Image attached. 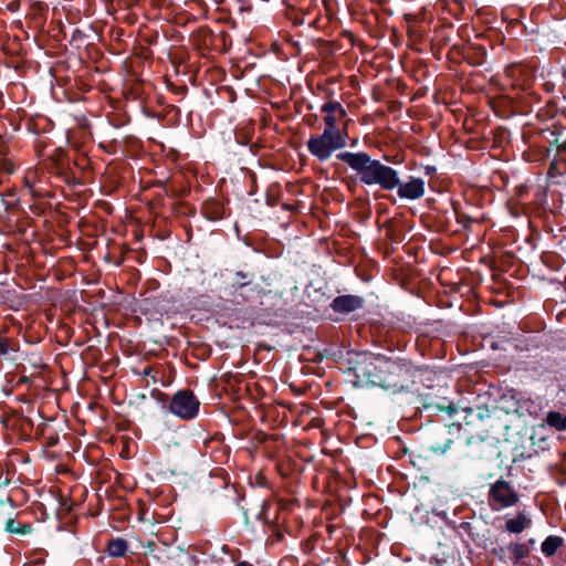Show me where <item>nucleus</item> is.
<instances>
[{"mask_svg": "<svg viewBox=\"0 0 566 566\" xmlns=\"http://www.w3.org/2000/svg\"><path fill=\"white\" fill-rule=\"evenodd\" d=\"M423 370L405 358H391V402L400 407L417 403L419 400L418 384L422 380Z\"/></svg>", "mask_w": 566, "mask_h": 566, "instance_id": "f257e3e1", "label": "nucleus"}, {"mask_svg": "<svg viewBox=\"0 0 566 566\" xmlns=\"http://www.w3.org/2000/svg\"><path fill=\"white\" fill-rule=\"evenodd\" d=\"M338 159L346 163L360 177V180L368 185H380L384 189L389 188V168L380 165L379 161L370 159L364 153H340Z\"/></svg>", "mask_w": 566, "mask_h": 566, "instance_id": "f03ea898", "label": "nucleus"}, {"mask_svg": "<svg viewBox=\"0 0 566 566\" xmlns=\"http://www.w3.org/2000/svg\"><path fill=\"white\" fill-rule=\"evenodd\" d=\"M345 146V135L332 129H324L323 134L314 135L307 142L310 153L322 161L327 160L335 150Z\"/></svg>", "mask_w": 566, "mask_h": 566, "instance_id": "7ed1b4c3", "label": "nucleus"}, {"mask_svg": "<svg viewBox=\"0 0 566 566\" xmlns=\"http://www.w3.org/2000/svg\"><path fill=\"white\" fill-rule=\"evenodd\" d=\"M459 422H438L427 437V448L437 455H443L453 442V436L461 431Z\"/></svg>", "mask_w": 566, "mask_h": 566, "instance_id": "20e7f679", "label": "nucleus"}, {"mask_svg": "<svg viewBox=\"0 0 566 566\" xmlns=\"http://www.w3.org/2000/svg\"><path fill=\"white\" fill-rule=\"evenodd\" d=\"M464 457L474 463H486L500 455L499 448L489 437L471 436L465 441Z\"/></svg>", "mask_w": 566, "mask_h": 566, "instance_id": "39448f33", "label": "nucleus"}, {"mask_svg": "<svg viewBox=\"0 0 566 566\" xmlns=\"http://www.w3.org/2000/svg\"><path fill=\"white\" fill-rule=\"evenodd\" d=\"M396 189L401 200H417L424 195V180L409 176L407 180L399 177V172L391 168V190Z\"/></svg>", "mask_w": 566, "mask_h": 566, "instance_id": "423d86ee", "label": "nucleus"}, {"mask_svg": "<svg viewBox=\"0 0 566 566\" xmlns=\"http://www.w3.org/2000/svg\"><path fill=\"white\" fill-rule=\"evenodd\" d=\"M200 402L189 390L178 391L171 399L170 411L185 420L192 419L197 416Z\"/></svg>", "mask_w": 566, "mask_h": 566, "instance_id": "0eeeda50", "label": "nucleus"}, {"mask_svg": "<svg viewBox=\"0 0 566 566\" xmlns=\"http://www.w3.org/2000/svg\"><path fill=\"white\" fill-rule=\"evenodd\" d=\"M391 285H397L400 291L407 292L410 295H416L418 290V280L415 270L410 264L397 265L395 259L391 258Z\"/></svg>", "mask_w": 566, "mask_h": 566, "instance_id": "6e6552de", "label": "nucleus"}, {"mask_svg": "<svg viewBox=\"0 0 566 566\" xmlns=\"http://www.w3.org/2000/svg\"><path fill=\"white\" fill-rule=\"evenodd\" d=\"M489 499L499 503L501 507H510L517 503L518 494L510 482L499 479L495 483L491 484Z\"/></svg>", "mask_w": 566, "mask_h": 566, "instance_id": "1a4fd4ad", "label": "nucleus"}, {"mask_svg": "<svg viewBox=\"0 0 566 566\" xmlns=\"http://www.w3.org/2000/svg\"><path fill=\"white\" fill-rule=\"evenodd\" d=\"M416 409L424 412L428 417H440L443 422L446 420L453 418L459 411L458 406L455 403H448V406L443 405H433L424 401H418L413 403Z\"/></svg>", "mask_w": 566, "mask_h": 566, "instance_id": "9d476101", "label": "nucleus"}, {"mask_svg": "<svg viewBox=\"0 0 566 566\" xmlns=\"http://www.w3.org/2000/svg\"><path fill=\"white\" fill-rule=\"evenodd\" d=\"M376 369L377 367L375 366L374 357L369 355H363L361 359L357 361L354 367L349 368L357 378L374 384L377 378Z\"/></svg>", "mask_w": 566, "mask_h": 566, "instance_id": "9b49d317", "label": "nucleus"}, {"mask_svg": "<svg viewBox=\"0 0 566 566\" xmlns=\"http://www.w3.org/2000/svg\"><path fill=\"white\" fill-rule=\"evenodd\" d=\"M452 23L441 24L434 29L433 35L429 39L431 51L438 55L441 50L451 41Z\"/></svg>", "mask_w": 566, "mask_h": 566, "instance_id": "f8f14e48", "label": "nucleus"}, {"mask_svg": "<svg viewBox=\"0 0 566 566\" xmlns=\"http://www.w3.org/2000/svg\"><path fill=\"white\" fill-rule=\"evenodd\" d=\"M363 306V300L354 295H342L332 303V308L338 313H350Z\"/></svg>", "mask_w": 566, "mask_h": 566, "instance_id": "ddd939ff", "label": "nucleus"}, {"mask_svg": "<svg viewBox=\"0 0 566 566\" xmlns=\"http://www.w3.org/2000/svg\"><path fill=\"white\" fill-rule=\"evenodd\" d=\"M406 19V30L410 39L415 42H423L426 40V28L423 24H419L415 22L413 15L406 13L403 14Z\"/></svg>", "mask_w": 566, "mask_h": 566, "instance_id": "4468645a", "label": "nucleus"}, {"mask_svg": "<svg viewBox=\"0 0 566 566\" xmlns=\"http://www.w3.org/2000/svg\"><path fill=\"white\" fill-rule=\"evenodd\" d=\"M486 49L483 45H471L463 54V59L473 66L482 65L486 60Z\"/></svg>", "mask_w": 566, "mask_h": 566, "instance_id": "2eb2a0df", "label": "nucleus"}, {"mask_svg": "<svg viewBox=\"0 0 566 566\" xmlns=\"http://www.w3.org/2000/svg\"><path fill=\"white\" fill-rule=\"evenodd\" d=\"M532 524L524 513H518L516 517L507 520L505 523V530L510 533L520 534Z\"/></svg>", "mask_w": 566, "mask_h": 566, "instance_id": "dca6fc26", "label": "nucleus"}, {"mask_svg": "<svg viewBox=\"0 0 566 566\" xmlns=\"http://www.w3.org/2000/svg\"><path fill=\"white\" fill-rule=\"evenodd\" d=\"M564 538L557 535L547 536L541 545L542 553L546 557H552L563 546Z\"/></svg>", "mask_w": 566, "mask_h": 566, "instance_id": "f3484780", "label": "nucleus"}, {"mask_svg": "<svg viewBox=\"0 0 566 566\" xmlns=\"http://www.w3.org/2000/svg\"><path fill=\"white\" fill-rule=\"evenodd\" d=\"M506 549L511 553V559L515 565L520 564L530 555V547L527 544L511 543Z\"/></svg>", "mask_w": 566, "mask_h": 566, "instance_id": "a211bd4d", "label": "nucleus"}, {"mask_svg": "<svg viewBox=\"0 0 566 566\" xmlns=\"http://www.w3.org/2000/svg\"><path fill=\"white\" fill-rule=\"evenodd\" d=\"M4 531L11 534L25 535L31 533L32 527L30 524H19L12 518V512H8L6 520Z\"/></svg>", "mask_w": 566, "mask_h": 566, "instance_id": "6ab92c4d", "label": "nucleus"}, {"mask_svg": "<svg viewBox=\"0 0 566 566\" xmlns=\"http://www.w3.org/2000/svg\"><path fill=\"white\" fill-rule=\"evenodd\" d=\"M409 449L399 436L391 437V459H402L408 455Z\"/></svg>", "mask_w": 566, "mask_h": 566, "instance_id": "aec40b11", "label": "nucleus"}, {"mask_svg": "<svg viewBox=\"0 0 566 566\" xmlns=\"http://www.w3.org/2000/svg\"><path fill=\"white\" fill-rule=\"evenodd\" d=\"M416 324V319L411 315L403 316L400 318L399 316L391 314V329H399L401 332H407L413 328Z\"/></svg>", "mask_w": 566, "mask_h": 566, "instance_id": "412c9836", "label": "nucleus"}, {"mask_svg": "<svg viewBox=\"0 0 566 566\" xmlns=\"http://www.w3.org/2000/svg\"><path fill=\"white\" fill-rule=\"evenodd\" d=\"M546 423L556 430H566V415L559 411H549L546 416Z\"/></svg>", "mask_w": 566, "mask_h": 566, "instance_id": "4be33fe9", "label": "nucleus"}, {"mask_svg": "<svg viewBox=\"0 0 566 566\" xmlns=\"http://www.w3.org/2000/svg\"><path fill=\"white\" fill-rule=\"evenodd\" d=\"M127 549V543L122 538L112 539L107 546V552L113 557H120Z\"/></svg>", "mask_w": 566, "mask_h": 566, "instance_id": "5701e85b", "label": "nucleus"}, {"mask_svg": "<svg viewBox=\"0 0 566 566\" xmlns=\"http://www.w3.org/2000/svg\"><path fill=\"white\" fill-rule=\"evenodd\" d=\"M418 401H424V402L433 403V405H443V407L448 406V403H454V401L449 399L448 397H444V396H441L438 394H433V392H428L426 395L419 394Z\"/></svg>", "mask_w": 566, "mask_h": 566, "instance_id": "b1692460", "label": "nucleus"}, {"mask_svg": "<svg viewBox=\"0 0 566 566\" xmlns=\"http://www.w3.org/2000/svg\"><path fill=\"white\" fill-rule=\"evenodd\" d=\"M391 164H400L405 160V150L402 149V144L394 142V137L391 136Z\"/></svg>", "mask_w": 566, "mask_h": 566, "instance_id": "393cba45", "label": "nucleus"}, {"mask_svg": "<svg viewBox=\"0 0 566 566\" xmlns=\"http://www.w3.org/2000/svg\"><path fill=\"white\" fill-rule=\"evenodd\" d=\"M14 509L13 501L10 497L6 500H0V521H4L8 518V512H12Z\"/></svg>", "mask_w": 566, "mask_h": 566, "instance_id": "a878e982", "label": "nucleus"}, {"mask_svg": "<svg viewBox=\"0 0 566 566\" xmlns=\"http://www.w3.org/2000/svg\"><path fill=\"white\" fill-rule=\"evenodd\" d=\"M323 112L331 113L343 117L345 115L344 108L338 103H327L323 106Z\"/></svg>", "mask_w": 566, "mask_h": 566, "instance_id": "bb28decb", "label": "nucleus"}, {"mask_svg": "<svg viewBox=\"0 0 566 566\" xmlns=\"http://www.w3.org/2000/svg\"><path fill=\"white\" fill-rule=\"evenodd\" d=\"M454 214L457 217V221L459 223H463L464 228H467V223L475 222L476 220L468 214L459 212L455 208H453Z\"/></svg>", "mask_w": 566, "mask_h": 566, "instance_id": "cd10ccee", "label": "nucleus"}, {"mask_svg": "<svg viewBox=\"0 0 566 566\" xmlns=\"http://www.w3.org/2000/svg\"><path fill=\"white\" fill-rule=\"evenodd\" d=\"M394 87H396V90L399 91L401 94L409 95V93L407 92L408 91L407 84L401 82L399 78H397V80L391 78V91L394 90Z\"/></svg>", "mask_w": 566, "mask_h": 566, "instance_id": "c85d7f7f", "label": "nucleus"}, {"mask_svg": "<svg viewBox=\"0 0 566 566\" xmlns=\"http://www.w3.org/2000/svg\"><path fill=\"white\" fill-rule=\"evenodd\" d=\"M475 411H476V417L480 420L489 418L491 415V411L486 405L476 406Z\"/></svg>", "mask_w": 566, "mask_h": 566, "instance_id": "c756f323", "label": "nucleus"}, {"mask_svg": "<svg viewBox=\"0 0 566 566\" xmlns=\"http://www.w3.org/2000/svg\"><path fill=\"white\" fill-rule=\"evenodd\" d=\"M338 117H339L338 115H333L331 113H327V115L325 116V123H326L325 129L337 130L335 126H336V120Z\"/></svg>", "mask_w": 566, "mask_h": 566, "instance_id": "7c9ffc66", "label": "nucleus"}, {"mask_svg": "<svg viewBox=\"0 0 566 566\" xmlns=\"http://www.w3.org/2000/svg\"><path fill=\"white\" fill-rule=\"evenodd\" d=\"M390 240H391V255L395 253V248H394V243H397V242H401L402 239L401 238H396V233H395V227L394 224L391 223V237H390Z\"/></svg>", "mask_w": 566, "mask_h": 566, "instance_id": "2f4dec72", "label": "nucleus"}, {"mask_svg": "<svg viewBox=\"0 0 566 566\" xmlns=\"http://www.w3.org/2000/svg\"><path fill=\"white\" fill-rule=\"evenodd\" d=\"M401 105H402V103H401V102L392 101V99H391V106H390L391 114H392L394 112H396L398 108H400V107H401Z\"/></svg>", "mask_w": 566, "mask_h": 566, "instance_id": "473e14b6", "label": "nucleus"}, {"mask_svg": "<svg viewBox=\"0 0 566 566\" xmlns=\"http://www.w3.org/2000/svg\"><path fill=\"white\" fill-rule=\"evenodd\" d=\"M524 544H527L528 547L531 548L534 544H535V539L534 538H530L527 542H525Z\"/></svg>", "mask_w": 566, "mask_h": 566, "instance_id": "72a5a7b5", "label": "nucleus"}, {"mask_svg": "<svg viewBox=\"0 0 566 566\" xmlns=\"http://www.w3.org/2000/svg\"><path fill=\"white\" fill-rule=\"evenodd\" d=\"M390 32H391V43H392V42H394V38H395V35H396V30H395V28H391V29H390Z\"/></svg>", "mask_w": 566, "mask_h": 566, "instance_id": "f704fd0d", "label": "nucleus"}, {"mask_svg": "<svg viewBox=\"0 0 566 566\" xmlns=\"http://www.w3.org/2000/svg\"><path fill=\"white\" fill-rule=\"evenodd\" d=\"M389 222V219L385 218L382 221H381V224L382 227H386Z\"/></svg>", "mask_w": 566, "mask_h": 566, "instance_id": "c9c22d12", "label": "nucleus"}, {"mask_svg": "<svg viewBox=\"0 0 566 566\" xmlns=\"http://www.w3.org/2000/svg\"><path fill=\"white\" fill-rule=\"evenodd\" d=\"M558 149L562 151H566V144L558 146Z\"/></svg>", "mask_w": 566, "mask_h": 566, "instance_id": "e433bc0d", "label": "nucleus"}, {"mask_svg": "<svg viewBox=\"0 0 566 566\" xmlns=\"http://www.w3.org/2000/svg\"><path fill=\"white\" fill-rule=\"evenodd\" d=\"M462 527H470V523H463Z\"/></svg>", "mask_w": 566, "mask_h": 566, "instance_id": "4c0bfd02", "label": "nucleus"}, {"mask_svg": "<svg viewBox=\"0 0 566 566\" xmlns=\"http://www.w3.org/2000/svg\"><path fill=\"white\" fill-rule=\"evenodd\" d=\"M391 346H394V339L390 340ZM394 350V347H391V352Z\"/></svg>", "mask_w": 566, "mask_h": 566, "instance_id": "58836bf2", "label": "nucleus"}, {"mask_svg": "<svg viewBox=\"0 0 566 566\" xmlns=\"http://www.w3.org/2000/svg\"><path fill=\"white\" fill-rule=\"evenodd\" d=\"M563 76L566 80V70L563 72Z\"/></svg>", "mask_w": 566, "mask_h": 566, "instance_id": "ea45409f", "label": "nucleus"}]
</instances>
